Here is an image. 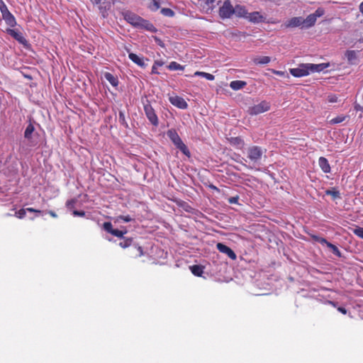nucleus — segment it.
<instances>
[{
  "label": "nucleus",
  "mask_w": 363,
  "mask_h": 363,
  "mask_svg": "<svg viewBox=\"0 0 363 363\" xmlns=\"http://www.w3.org/2000/svg\"><path fill=\"white\" fill-rule=\"evenodd\" d=\"M271 59L268 56L257 57L253 61L256 65H266L270 62Z\"/></svg>",
  "instance_id": "obj_25"
},
{
  "label": "nucleus",
  "mask_w": 363,
  "mask_h": 363,
  "mask_svg": "<svg viewBox=\"0 0 363 363\" xmlns=\"http://www.w3.org/2000/svg\"><path fill=\"white\" fill-rule=\"evenodd\" d=\"M354 109L357 111H363V107H362L359 104H356L354 106Z\"/></svg>",
  "instance_id": "obj_52"
},
{
  "label": "nucleus",
  "mask_w": 363,
  "mask_h": 363,
  "mask_svg": "<svg viewBox=\"0 0 363 363\" xmlns=\"http://www.w3.org/2000/svg\"><path fill=\"white\" fill-rule=\"evenodd\" d=\"M168 69L170 70H183L184 67L177 62H172L168 65Z\"/></svg>",
  "instance_id": "obj_27"
},
{
  "label": "nucleus",
  "mask_w": 363,
  "mask_h": 363,
  "mask_svg": "<svg viewBox=\"0 0 363 363\" xmlns=\"http://www.w3.org/2000/svg\"><path fill=\"white\" fill-rule=\"evenodd\" d=\"M246 18L255 23L264 21V16L261 15L260 13L258 11L248 13Z\"/></svg>",
  "instance_id": "obj_13"
},
{
  "label": "nucleus",
  "mask_w": 363,
  "mask_h": 363,
  "mask_svg": "<svg viewBox=\"0 0 363 363\" xmlns=\"http://www.w3.org/2000/svg\"><path fill=\"white\" fill-rule=\"evenodd\" d=\"M153 6L152 9L154 10H157L160 7L159 3L156 0H153Z\"/></svg>",
  "instance_id": "obj_50"
},
{
  "label": "nucleus",
  "mask_w": 363,
  "mask_h": 363,
  "mask_svg": "<svg viewBox=\"0 0 363 363\" xmlns=\"http://www.w3.org/2000/svg\"><path fill=\"white\" fill-rule=\"evenodd\" d=\"M359 11L363 14V1L359 5Z\"/></svg>",
  "instance_id": "obj_54"
},
{
  "label": "nucleus",
  "mask_w": 363,
  "mask_h": 363,
  "mask_svg": "<svg viewBox=\"0 0 363 363\" xmlns=\"http://www.w3.org/2000/svg\"><path fill=\"white\" fill-rule=\"evenodd\" d=\"M133 218L130 216H119L116 218V221L123 220V222L128 223L131 221Z\"/></svg>",
  "instance_id": "obj_38"
},
{
  "label": "nucleus",
  "mask_w": 363,
  "mask_h": 363,
  "mask_svg": "<svg viewBox=\"0 0 363 363\" xmlns=\"http://www.w3.org/2000/svg\"><path fill=\"white\" fill-rule=\"evenodd\" d=\"M352 232L354 235L363 239V228L356 227L354 229L352 230Z\"/></svg>",
  "instance_id": "obj_35"
},
{
  "label": "nucleus",
  "mask_w": 363,
  "mask_h": 363,
  "mask_svg": "<svg viewBox=\"0 0 363 363\" xmlns=\"http://www.w3.org/2000/svg\"><path fill=\"white\" fill-rule=\"evenodd\" d=\"M312 238L314 241L317 242H319L322 245H328L329 242H328L326 240V239L323 238H321V237H319L318 235H313L312 236Z\"/></svg>",
  "instance_id": "obj_33"
},
{
  "label": "nucleus",
  "mask_w": 363,
  "mask_h": 363,
  "mask_svg": "<svg viewBox=\"0 0 363 363\" xmlns=\"http://www.w3.org/2000/svg\"><path fill=\"white\" fill-rule=\"evenodd\" d=\"M104 78L113 86H117L118 85V79L116 77L113 75L110 72H106L104 74Z\"/></svg>",
  "instance_id": "obj_22"
},
{
  "label": "nucleus",
  "mask_w": 363,
  "mask_h": 363,
  "mask_svg": "<svg viewBox=\"0 0 363 363\" xmlns=\"http://www.w3.org/2000/svg\"><path fill=\"white\" fill-rule=\"evenodd\" d=\"M270 108V104L266 101H263L259 104L255 105L249 108V113L251 115H258L262 113L269 111Z\"/></svg>",
  "instance_id": "obj_7"
},
{
  "label": "nucleus",
  "mask_w": 363,
  "mask_h": 363,
  "mask_svg": "<svg viewBox=\"0 0 363 363\" xmlns=\"http://www.w3.org/2000/svg\"><path fill=\"white\" fill-rule=\"evenodd\" d=\"M328 101L330 102V103H335L337 101V97L335 96H329L328 97Z\"/></svg>",
  "instance_id": "obj_47"
},
{
  "label": "nucleus",
  "mask_w": 363,
  "mask_h": 363,
  "mask_svg": "<svg viewBox=\"0 0 363 363\" xmlns=\"http://www.w3.org/2000/svg\"><path fill=\"white\" fill-rule=\"evenodd\" d=\"M26 212L35 213L37 214L36 216L41 215L43 213V211H41L40 210H36L33 208H26Z\"/></svg>",
  "instance_id": "obj_42"
},
{
  "label": "nucleus",
  "mask_w": 363,
  "mask_h": 363,
  "mask_svg": "<svg viewBox=\"0 0 363 363\" xmlns=\"http://www.w3.org/2000/svg\"><path fill=\"white\" fill-rule=\"evenodd\" d=\"M167 136L171 140V141L174 143V145L184 155L189 156L190 152L185 145V144L182 142V139L179 136L178 133L175 130L171 129L167 131Z\"/></svg>",
  "instance_id": "obj_3"
},
{
  "label": "nucleus",
  "mask_w": 363,
  "mask_h": 363,
  "mask_svg": "<svg viewBox=\"0 0 363 363\" xmlns=\"http://www.w3.org/2000/svg\"><path fill=\"white\" fill-rule=\"evenodd\" d=\"M6 33L21 44L25 45L27 43L23 34L18 30L8 28Z\"/></svg>",
  "instance_id": "obj_11"
},
{
  "label": "nucleus",
  "mask_w": 363,
  "mask_h": 363,
  "mask_svg": "<svg viewBox=\"0 0 363 363\" xmlns=\"http://www.w3.org/2000/svg\"><path fill=\"white\" fill-rule=\"evenodd\" d=\"M127 233V230H118V229H114L113 231L112 232V234L113 235L116 236V237H118V238H123V236Z\"/></svg>",
  "instance_id": "obj_34"
},
{
  "label": "nucleus",
  "mask_w": 363,
  "mask_h": 363,
  "mask_svg": "<svg viewBox=\"0 0 363 363\" xmlns=\"http://www.w3.org/2000/svg\"><path fill=\"white\" fill-rule=\"evenodd\" d=\"M194 75L205 77L206 79L210 80V81H212L215 79V77L213 74L206 73V72H203L197 71L194 73Z\"/></svg>",
  "instance_id": "obj_26"
},
{
  "label": "nucleus",
  "mask_w": 363,
  "mask_h": 363,
  "mask_svg": "<svg viewBox=\"0 0 363 363\" xmlns=\"http://www.w3.org/2000/svg\"><path fill=\"white\" fill-rule=\"evenodd\" d=\"M133 239L126 238L119 242V246L122 248H126L132 245Z\"/></svg>",
  "instance_id": "obj_29"
},
{
  "label": "nucleus",
  "mask_w": 363,
  "mask_h": 363,
  "mask_svg": "<svg viewBox=\"0 0 363 363\" xmlns=\"http://www.w3.org/2000/svg\"><path fill=\"white\" fill-rule=\"evenodd\" d=\"M337 310H338V311H340L342 314H346L347 313V310L345 308H343V307H339L337 308Z\"/></svg>",
  "instance_id": "obj_51"
},
{
  "label": "nucleus",
  "mask_w": 363,
  "mask_h": 363,
  "mask_svg": "<svg viewBox=\"0 0 363 363\" xmlns=\"http://www.w3.org/2000/svg\"><path fill=\"white\" fill-rule=\"evenodd\" d=\"M161 12L163 15L166 16L172 17L174 15V12L172 9L167 8L162 9L161 10Z\"/></svg>",
  "instance_id": "obj_36"
},
{
  "label": "nucleus",
  "mask_w": 363,
  "mask_h": 363,
  "mask_svg": "<svg viewBox=\"0 0 363 363\" xmlns=\"http://www.w3.org/2000/svg\"><path fill=\"white\" fill-rule=\"evenodd\" d=\"M345 118L342 117V116H337L336 118H334L332 119L331 122L333 123H341L344 121Z\"/></svg>",
  "instance_id": "obj_45"
},
{
  "label": "nucleus",
  "mask_w": 363,
  "mask_h": 363,
  "mask_svg": "<svg viewBox=\"0 0 363 363\" xmlns=\"http://www.w3.org/2000/svg\"><path fill=\"white\" fill-rule=\"evenodd\" d=\"M2 18L8 26L14 27L16 25V18L10 11L4 13V15H2Z\"/></svg>",
  "instance_id": "obj_16"
},
{
  "label": "nucleus",
  "mask_w": 363,
  "mask_h": 363,
  "mask_svg": "<svg viewBox=\"0 0 363 363\" xmlns=\"http://www.w3.org/2000/svg\"><path fill=\"white\" fill-rule=\"evenodd\" d=\"M74 203H75V201L74 200L67 201V206L69 207V208L72 207Z\"/></svg>",
  "instance_id": "obj_48"
},
{
  "label": "nucleus",
  "mask_w": 363,
  "mask_h": 363,
  "mask_svg": "<svg viewBox=\"0 0 363 363\" xmlns=\"http://www.w3.org/2000/svg\"><path fill=\"white\" fill-rule=\"evenodd\" d=\"M238 200H239V196H232V197L228 198V201L230 204H236V203H238Z\"/></svg>",
  "instance_id": "obj_41"
},
{
  "label": "nucleus",
  "mask_w": 363,
  "mask_h": 363,
  "mask_svg": "<svg viewBox=\"0 0 363 363\" xmlns=\"http://www.w3.org/2000/svg\"><path fill=\"white\" fill-rule=\"evenodd\" d=\"M128 57L130 60H131L134 63L137 64L140 67H145V63L144 62V60L141 57H140L138 55H137L135 53H129Z\"/></svg>",
  "instance_id": "obj_19"
},
{
  "label": "nucleus",
  "mask_w": 363,
  "mask_h": 363,
  "mask_svg": "<svg viewBox=\"0 0 363 363\" xmlns=\"http://www.w3.org/2000/svg\"><path fill=\"white\" fill-rule=\"evenodd\" d=\"M144 111L149 121L153 125L157 126L159 124L157 116L155 113L154 108L152 107L151 104L149 102L144 104Z\"/></svg>",
  "instance_id": "obj_5"
},
{
  "label": "nucleus",
  "mask_w": 363,
  "mask_h": 363,
  "mask_svg": "<svg viewBox=\"0 0 363 363\" xmlns=\"http://www.w3.org/2000/svg\"><path fill=\"white\" fill-rule=\"evenodd\" d=\"M316 20L317 19L315 18V16L311 13V14L308 15L306 17V18L303 19V27H306V28H310L315 24Z\"/></svg>",
  "instance_id": "obj_21"
},
{
  "label": "nucleus",
  "mask_w": 363,
  "mask_h": 363,
  "mask_svg": "<svg viewBox=\"0 0 363 363\" xmlns=\"http://www.w3.org/2000/svg\"><path fill=\"white\" fill-rule=\"evenodd\" d=\"M233 11L234 7L230 0H226L223 2V6L220 7L219 15L222 18H228L233 14Z\"/></svg>",
  "instance_id": "obj_6"
},
{
  "label": "nucleus",
  "mask_w": 363,
  "mask_h": 363,
  "mask_svg": "<svg viewBox=\"0 0 363 363\" xmlns=\"http://www.w3.org/2000/svg\"><path fill=\"white\" fill-rule=\"evenodd\" d=\"M123 16L124 19L133 25L135 27H142L145 26L146 24V21L138 16L137 14L130 12V11H125L123 13Z\"/></svg>",
  "instance_id": "obj_4"
},
{
  "label": "nucleus",
  "mask_w": 363,
  "mask_h": 363,
  "mask_svg": "<svg viewBox=\"0 0 363 363\" xmlns=\"http://www.w3.org/2000/svg\"><path fill=\"white\" fill-rule=\"evenodd\" d=\"M275 73L277 74H279V75H283L284 74V73L282 72H280V71H277V72H275Z\"/></svg>",
  "instance_id": "obj_56"
},
{
  "label": "nucleus",
  "mask_w": 363,
  "mask_h": 363,
  "mask_svg": "<svg viewBox=\"0 0 363 363\" xmlns=\"http://www.w3.org/2000/svg\"><path fill=\"white\" fill-rule=\"evenodd\" d=\"M325 193H326V194H327V195H330V196H331L334 199H337V198H338V199H339V198H340V192H339L338 191H337V190H334V189L330 190V189H328V190H327V191H326V192H325Z\"/></svg>",
  "instance_id": "obj_31"
},
{
  "label": "nucleus",
  "mask_w": 363,
  "mask_h": 363,
  "mask_svg": "<svg viewBox=\"0 0 363 363\" xmlns=\"http://www.w3.org/2000/svg\"><path fill=\"white\" fill-rule=\"evenodd\" d=\"M247 83L244 81L241 80H235L232 81L230 83V87L233 90H240L244 88L246 86Z\"/></svg>",
  "instance_id": "obj_20"
},
{
  "label": "nucleus",
  "mask_w": 363,
  "mask_h": 363,
  "mask_svg": "<svg viewBox=\"0 0 363 363\" xmlns=\"http://www.w3.org/2000/svg\"><path fill=\"white\" fill-rule=\"evenodd\" d=\"M0 11L2 15L9 11L3 0H0Z\"/></svg>",
  "instance_id": "obj_39"
},
{
  "label": "nucleus",
  "mask_w": 363,
  "mask_h": 363,
  "mask_svg": "<svg viewBox=\"0 0 363 363\" xmlns=\"http://www.w3.org/2000/svg\"><path fill=\"white\" fill-rule=\"evenodd\" d=\"M359 51L357 50H347L345 55L347 59L348 63L350 65H354L357 60V53Z\"/></svg>",
  "instance_id": "obj_15"
},
{
  "label": "nucleus",
  "mask_w": 363,
  "mask_h": 363,
  "mask_svg": "<svg viewBox=\"0 0 363 363\" xmlns=\"http://www.w3.org/2000/svg\"><path fill=\"white\" fill-rule=\"evenodd\" d=\"M313 14L317 19L318 17H320L324 14V11L322 9H318Z\"/></svg>",
  "instance_id": "obj_44"
},
{
  "label": "nucleus",
  "mask_w": 363,
  "mask_h": 363,
  "mask_svg": "<svg viewBox=\"0 0 363 363\" xmlns=\"http://www.w3.org/2000/svg\"><path fill=\"white\" fill-rule=\"evenodd\" d=\"M330 303L333 304L334 306H335V303L334 302L330 301Z\"/></svg>",
  "instance_id": "obj_58"
},
{
  "label": "nucleus",
  "mask_w": 363,
  "mask_h": 363,
  "mask_svg": "<svg viewBox=\"0 0 363 363\" xmlns=\"http://www.w3.org/2000/svg\"><path fill=\"white\" fill-rule=\"evenodd\" d=\"M234 13L237 16L244 17L246 18L247 15L248 14V12L246 11V9L244 6H240V5H237L235 7H234L233 14Z\"/></svg>",
  "instance_id": "obj_18"
},
{
  "label": "nucleus",
  "mask_w": 363,
  "mask_h": 363,
  "mask_svg": "<svg viewBox=\"0 0 363 363\" xmlns=\"http://www.w3.org/2000/svg\"><path fill=\"white\" fill-rule=\"evenodd\" d=\"M228 140L231 145L239 150L243 149L245 145L244 140L240 137H231Z\"/></svg>",
  "instance_id": "obj_14"
},
{
  "label": "nucleus",
  "mask_w": 363,
  "mask_h": 363,
  "mask_svg": "<svg viewBox=\"0 0 363 363\" xmlns=\"http://www.w3.org/2000/svg\"><path fill=\"white\" fill-rule=\"evenodd\" d=\"M318 164L323 172L329 173L330 172V164L325 157H320L318 160Z\"/></svg>",
  "instance_id": "obj_17"
},
{
  "label": "nucleus",
  "mask_w": 363,
  "mask_h": 363,
  "mask_svg": "<svg viewBox=\"0 0 363 363\" xmlns=\"http://www.w3.org/2000/svg\"><path fill=\"white\" fill-rule=\"evenodd\" d=\"M73 215L74 216H85V212L84 211H73Z\"/></svg>",
  "instance_id": "obj_46"
},
{
  "label": "nucleus",
  "mask_w": 363,
  "mask_h": 363,
  "mask_svg": "<svg viewBox=\"0 0 363 363\" xmlns=\"http://www.w3.org/2000/svg\"><path fill=\"white\" fill-rule=\"evenodd\" d=\"M48 213L53 218H57V214L52 211H49Z\"/></svg>",
  "instance_id": "obj_53"
},
{
  "label": "nucleus",
  "mask_w": 363,
  "mask_h": 363,
  "mask_svg": "<svg viewBox=\"0 0 363 363\" xmlns=\"http://www.w3.org/2000/svg\"><path fill=\"white\" fill-rule=\"evenodd\" d=\"M26 208L20 209L18 211L16 212V215L18 218H23L26 216Z\"/></svg>",
  "instance_id": "obj_40"
},
{
  "label": "nucleus",
  "mask_w": 363,
  "mask_h": 363,
  "mask_svg": "<svg viewBox=\"0 0 363 363\" xmlns=\"http://www.w3.org/2000/svg\"><path fill=\"white\" fill-rule=\"evenodd\" d=\"M138 250L140 251V256H141L143 255V250H142V247H138Z\"/></svg>",
  "instance_id": "obj_55"
},
{
  "label": "nucleus",
  "mask_w": 363,
  "mask_h": 363,
  "mask_svg": "<svg viewBox=\"0 0 363 363\" xmlns=\"http://www.w3.org/2000/svg\"><path fill=\"white\" fill-rule=\"evenodd\" d=\"M170 103L174 106L181 108L186 109L188 107V104L186 101L181 96H174L169 97Z\"/></svg>",
  "instance_id": "obj_9"
},
{
  "label": "nucleus",
  "mask_w": 363,
  "mask_h": 363,
  "mask_svg": "<svg viewBox=\"0 0 363 363\" xmlns=\"http://www.w3.org/2000/svg\"><path fill=\"white\" fill-rule=\"evenodd\" d=\"M191 272L196 277H201L203 272V267L201 265H193L190 267Z\"/></svg>",
  "instance_id": "obj_24"
},
{
  "label": "nucleus",
  "mask_w": 363,
  "mask_h": 363,
  "mask_svg": "<svg viewBox=\"0 0 363 363\" xmlns=\"http://www.w3.org/2000/svg\"><path fill=\"white\" fill-rule=\"evenodd\" d=\"M103 228L104 230H106V232L112 234V232L113 231V225H112V223H110V222H105L104 224H103Z\"/></svg>",
  "instance_id": "obj_32"
},
{
  "label": "nucleus",
  "mask_w": 363,
  "mask_h": 363,
  "mask_svg": "<svg viewBox=\"0 0 363 363\" xmlns=\"http://www.w3.org/2000/svg\"><path fill=\"white\" fill-rule=\"evenodd\" d=\"M141 28H145L147 30L154 31V32L156 31V28L154 27V26L151 23H149L147 21H146L145 26H142Z\"/></svg>",
  "instance_id": "obj_43"
},
{
  "label": "nucleus",
  "mask_w": 363,
  "mask_h": 363,
  "mask_svg": "<svg viewBox=\"0 0 363 363\" xmlns=\"http://www.w3.org/2000/svg\"><path fill=\"white\" fill-rule=\"evenodd\" d=\"M303 18L302 17H294L281 25L284 28H296L303 25Z\"/></svg>",
  "instance_id": "obj_10"
},
{
  "label": "nucleus",
  "mask_w": 363,
  "mask_h": 363,
  "mask_svg": "<svg viewBox=\"0 0 363 363\" xmlns=\"http://www.w3.org/2000/svg\"><path fill=\"white\" fill-rule=\"evenodd\" d=\"M93 3L99 4V9L103 17L106 16V12L111 8V0H91Z\"/></svg>",
  "instance_id": "obj_8"
},
{
  "label": "nucleus",
  "mask_w": 363,
  "mask_h": 363,
  "mask_svg": "<svg viewBox=\"0 0 363 363\" xmlns=\"http://www.w3.org/2000/svg\"><path fill=\"white\" fill-rule=\"evenodd\" d=\"M162 65H163V62H160V61L155 62V63L152 67V73L159 74V72H157V67L162 66Z\"/></svg>",
  "instance_id": "obj_37"
},
{
  "label": "nucleus",
  "mask_w": 363,
  "mask_h": 363,
  "mask_svg": "<svg viewBox=\"0 0 363 363\" xmlns=\"http://www.w3.org/2000/svg\"><path fill=\"white\" fill-rule=\"evenodd\" d=\"M327 247L332 250V252L334 255H335L337 257H341L340 251L335 245H333L330 242H328V244L327 245Z\"/></svg>",
  "instance_id": "obj_28"
},
{
  "label": "nucleus",
  "mask_w": 363,
  "mask_h": 363,
  "mask_svg": "<svg viewBox=\"0 0 363 363\" xmlns=\"http://www.w3.org/2000/svg\"><path fill=\"white\" fill-rule=\"evenodd\" d=\"M118 121L121 125L124 127L127 128L128 126V123L126 122L125 114L123 111H119L118 113Z\"/></svg>",
  "instance_id": "obj_30"
},
{
  "label": "nucleus",
  "mask_w": 363,
  "mask_h": 363,
  "mask_svg": "<svg viewBox=\"0 0 363 363\" xmlns=\"http://www.w3.org/2000/svg\"><path fill=\"white\" fill-rule=\"evenodd\" d=\"M330 66L329 63L311 64L302 63L296 68L290 69V73L295 77H302L310 73L320 72Z\"/></svg>",
  "instance_id": "obj_1"
},
{
  "label": "nucleus",
  "mask_w": 363,
  "mask_h": 363,
  "mask_svg": "<svg viewBox=\"0 0 363 363\" xmlns=\"http://www.w3.org/2000/svg\"><path fill=\"white\" fill-rule=\"evenodd\" d=\"M34 130L35 128L33 125L32 123H29L27 125L24 132L25 138L30 141L31 140L32 134L33 133Z\"/></svg>",
  "instance_id": "obj_23"
},
{
  "label": "nucleus",
  "mask_w": 363,
  "mask_h": 363,
  "mask_svg": "<svg viewBox=\"0 0 363 363\" xmlns=\"http://www.w3.org/2000/svg\"><path fill=\"white\" fill-rule=\"evenodd\" d=\"M217 249L222 253L226 254L230 259L235 260L237 258L235 253L227 245L218 242L216 245Z\"/></svg>",
  "instance_id": "obj_12"
},
{
  "label": "nucleus",
  "mask_w": 363,
  "mask_h": 363,
  "mask_svg": "<svg viewBox=\"0 0 363 363\" xmlns=\"http://www.w3.org/2000/svg\"><path fill=\"white\" fill-rule=\"evenodd\" d=\"M215 0H207V4H212Z\"/></svg>",
  "instance_id": "obj_57"
},
{
  "label": "nucleus",
  "mask_w": 363,
  "mask_h": 363,
  "mask_svg": "<svg viewBox=\"0 0 363 363\" xmlns=\"http://www.w3.org/2000/svg\"><path fill=\"white\" fill-rule=\"evenodd\" d=\"M155 40L159 45H160L161 47H164V43L160 38L155 37Z\"/></svg>",
  "instance_id": "obj_49"
},
{
  "label": "nucleus",
  "mask_w": 363,
  "mask_h": 363,
  "mask_svg": "<svg viewBox=\"0 0 363 363\" xmlns=\"http://www.w3.org/2000/svg\"><path fill=\"white\" fill-rule=\"evenodd\" d=\"M267 150L258 145H251L246 150L247 159L242 158L245 162H249L250 168H255L261 164L263 157H265Z\"/></svg>",
  "instance_id": "obj_2"
}]
</instances>
